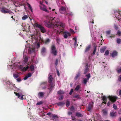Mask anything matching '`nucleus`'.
Segmentation results:
<instances>
[{
	"label": "nucleus",
	"mask_w": 121,
	"mask_h": 121,
	"mask_svg": "<svg viewBox=\"0 0 121 121\" xmlns=\"http://www.w3.org/2000/svg\"><path fill=\"white\" fill-rule=\"evenodd\" d=\"M55 18L54 17L52 19V20L49 21L46 20L44 22L45 25L47 27H52L55 30H56V28L57 27V25H55L56 23V21L55 20Z\"/></svg>",
	"instance_id": "obj_1"
},
{
	"label": "nucleus",
	"mask_w": 121,
	"mask_h": 121,
	"mask_svg": "<svg viewBox=\"0 0 121 121\" xmlns=\"http://www.w3.org/2000/svg\"><path fill=\"white\" fill-rule=\"evenodd\" d=\"M34 26L38 27L39 29L41 32L43 33H45L46 32V30L41 25L35 23L34 24Z\"/></svg>",
	"instance_id": "obj_2"
},
{
	"label": "nucleus",
	"mask_w": 121,
	"mask_h": 121,
	"mask_svg": "<svg viewBox=\"0 0 121 121\" xmlns=\"http://www.w3.org/2000/svg\"><path fill=\"white\" fill-rule=\"evenodd\" d=\"M1 11L2 13H9L12 15V14H13L10 10L4 7L2 8L1 9Z\"/></svg>",
	"instance_id": "obj_3"
},
{
	"label": "nucleus",
	"mask_w": 121,
	"mask_h": 121,
	"mask_svg": "<svg viewBox=\"0 0 121 121\" xmlns=\"http://www.w3.org/2000/svg\"><path fill=\"white\" fill-rule=\"evenodd\" d=\"M59 11L60 13L61 14H64L65 15H68V14L66 13V8L64 6H61L59 9Z\"/></svg>",
	"instance_id": "obj_4"
},
{
	"label": "nucleus",
	"mask_w": 121,
	"mask_h": 121,
	"mask_svg": "<svg viewBox=\"0 0 121 121\" xmlns=\"http://www.w3.org/2000/svg\"><path fill=\"white\" fill-rule=\"evenodd\" d=\"M108 98H109V100L111 101V103H113L116 101L118 97H117L116 96H109L108 97Z\"/></svg>",
	"instance_id": "obj_5"
},
{
	"label": "nucleus",
	"mask_w": 121,
	"mask_h": 121,
	"mask_svg": "<svg viewBox=\"0 0 121 121\" xmlns=\"http://www.w3.org/2000/svg\"><path fill=\"white\" fill-rule=\"evenodd\" d=\"M51 53L53 54L54 56L57 55V51L56 50V48L54 45H52L51 46Z\"/></svg>",
	"instance_id": "obj_6"
},
{
	"label": "nucleus",
	"mask_w": 121,
	"mask_h": 121,
	"mask_svg": "<svg viewBox=\"0 0 121 121\" xmlns=\"http://www.w3.org/2000/svg\"><path fill=\"white\" fill-rule=\"evenodd\" d=\"M55 25H57V27H56V30L58 28L59 29L60 28H61L62 30L63 31L64 30V26L63 23H61L60 25H58L57 24V22H56Z\"/></svg>",
	"instance_id": "obj_7"
},
{
	"label": "nucleus",
	"mask_w": 121,
	"mask_h": 121,
	"mask_svg": "<svg viewBox=\"0 0 121 121\" xmlns=\"http://www.w3.org/2000/svg\"><path fill=\"white\" fill-rule=\"evenodd\" d=\"M49 83L48 89L50 90L49 92H50L54 88L55 85L54 83L53 82H50Z\"/></svg>",
	"instance_id": "obj_8"
},
{
	"label": "nucleus",
	"mask_w": 121,
	"mask_h": 121,
	"mask_svg": "<svg viewBox=\"0 0 121 121\" xmlns=\"http://www.w3.org/2000/svg\"><path fill=\"white\" fill-rule=\"evenodd\" d=\"M47 82H42L40 84V86L42 89H45L47 87Z\"/></svg>",
	"instance_id": "obj_9"
},
{
	"label": "nucleus",
	"mask_w": 121,
	"mask_h": 121,
	"mask_svg": "<svg viewBox=\"0 0 121 121\" xmlns=\"http://www.w3.org/2000/svg\"><path fill=\"white\" fill-rule=\"evenodd\" d=\"M4 82L6 83V84H9L10 87L11 88V87L12 86L14 87L15 85L12 83L11 82H10V81L8 79H6L4 81Z\"/></svg>",
	"instance_id": "obj_10"
},
{
	"label": "nucleus",
	"mask_w": 121,
	"mask_h": 121,
	"mask_svg": "<svg viewBox=\"0 0 121 121\" xmlns=\"http://www.w3.org/2000/svg\"><path fill=\"white\" fill-rule=\"evenodd\" d=\"M93 102H90L89 104L88 107L87 108V110L88 111H90L91 110L92 108L93 107Z\"/></svg>",
	"instance_id": "obj_11"
},
{
	"label": "nucleus",
	"mask_w": 121,
	"mask_h": 121,
	"mask_svg": "<svg viewBox=\"0 0 121 121\" xmlns=\"http://www.w3.org/2000/svg\"><path fill=\"white\" fill-rule=\"evenodd\" d=\"M115 16L116 18L119 19V16L121 17V11H118V12H117L116 13H115Z\"/></svg>",
	"instance_id": "obj_12"
},
{
	"label": "nucleus",
	"mask_w": 121,
	"mask_h": 121,
	"mask_svg": "<svg viewBox=\"0 0 121 121\" xmlns=\"http://www.w3.org/2000/svg\"><path fill=\"white\" fill-rule=\"evenodd\" d=\"M46 52V49L45 48L43 47L42 48L41 50V53L43 55H44Z\"/></svg>",
	"instance_id": "obj_13"
},
{
	"label": "nucleus",
	"mask_w": 121,
	"mask_h": 121,
	"mask_svg": "<svg viewBox=\"0 0 121 121\" xmlns=\"http://www.w3.org/2000/svg\"><path fill=\"white\" fill-rule=\"evenodd\" d=\"M110 116L112 117H115L117 116V112L114 111H111L110 113Z\"/></svg>",
	"instance_id": "obj_14"
},
{
	"label": "nucleus",
	"mask_w": 121,
	"mask_h": 121,
	"mask_svg": "<svg viewBox=\"0 0 121 121\" xmlns=\"http://www.w3.org/2000/svg\"><path fill=\"white\" fill-rule=\"evenodd\" d=\"M29 26H24L23 28V30H25L26 32H28L29 30Z\"/></svg>",
	"instance_id": "obj_15"
},
{
	"label": "nucleus",
	"mask_w": 121,
	"mask_h": 121,
	"mask_svg": "<svg viewBox=\"0 0 121 121\" xmlns=\"http://www.w3.org/2000/svg\"><path fill=\"white\" fill-rule=\"evenodd\" d=\"M44 94V93L42 92H39L38 94V97L39 98L43 97Z\"/></svg>",
	"instance_id": "obj_16"
},
{
	"label": "nucleus",
	"mask_w": 121,
	"mask_h": 121,
	"mask_svg": "<svg viewBox=\"0 0 121 121\" xmlns=\"http://www.w3.org/2000/svg\"><path fill=\"white\" fill-rule=\"evenodd\" d=\"M53 80V78L51 75H50L49 74L48 75V82L50 83V82H52Z\"/></svg>",
	"instance_id": "obj_17"
},
{
	"label": "nucleus",
	"mask_w": 121,
	"mask_h": 121,
	"mask_svg": "<svg viewBox=\"0 0 121 121\" xmlns=\"http://www.w3.org/2000/svg\"><path fill=\"white\" fill-rule=\"evenodd\" d=\"M88 69L89 68L88 66V64L87 63H86V65L85 67V68L84 70V74H85L86 73L88 72Z\"/></svg>",
	"instance_id": "obj_18"
},
{
	"label": "nucleus",
	"mask_w": 121,
	"mask_h": 121,
	"mask_svg": "<svg viewBox=\"0 0 121 121\" xmlns=\"http://www.w3.org/2000/svg\"><path fill=\"white\" fill-rule=\"evenodd\" d=\"M29 66L27 65L26 67H21V69L22 71L23 72H25L29 68Z\"/></svg>",
	"instance_id": "obj_19"
},
{
	"label": "nucleus",
	"mask_w": 121,
	"mask_h": 121,
	"mask_svg": "<svg viewBox=\"0 0 121 121\" xmlns=\"http://www.w3.org/2000/svg\"><path fill=\"white\" fill-rule=\"evenodd\" d=\"M67 32L64 31L63 32L62 31H60V33H63L64 35L63 36L65 38L67 39L68 37L67 34Z\"/></svg>",
	"instance_id": "obj_20"
},
{
	"label": "nucleus",
	"mask_w": 121,
	"mask_h": 121,
	"mask_svg": "<svg viewBox=\"0 0 121 121\" xmlns=\"http://www.w3.org/2000/svg\"><path fill=\"white\" fill-rule=\"evenodd\" d=\"M74 43L73 46L74 48H76L77 46L78 45H77V39L76 37H75L74 38Z\"/></svg>",
	"instance_id": "obj_21"
},
{
	"label": "nucleus",
	"mask_w": 121,
	"mask_h": 121,
	"mask_svg": "<svg viewBox=\"0 0 121 121\" xmlns=\"http://www.w3.org/2000/svg\"><path fill=\"white\" fill-rule=\"evenodd\" d=\"M117 52L116 51H113L111 54L112 56V57H114L115 56H117Z\"/></svg>",
	"instance_id": "obj_22"
},
{
	"label": "nucleus",
	"mask_w": 121,
	"mask_h": 121,
	"mask_svg": "<svg viewBox=\"0 0 121 121\" xmlns=\"http://www.w3.org/2000/svg\"><path fill=\"white\" fill-rule=\"evenodd\" d=\"M59 117L58 116L54 114L52 116V118L53 121L56 120L58 119Z\"/></svg>",
	"instance_id": "obj_23"
},
{
	"label": "nucleus",
	"mask_w": 121,
	"mask_h": 121,
	"mask_svg": "<svg viewBox=\"0 0 121 121\" xmlns=\"http://www.w3.org/2000/svg\"><path fill=\"white\" fill-rule=\"evenodd\" d=\"M80 72L79 71L78 72V74L76 75V76L75 77V78H74V79L76 80H77V79L79 77V76H80Z\"/></svg>",
	"instance_id": "obj_24"
},
{
	"label": "nucleus",
	"mask_w": 121,
	"mask_h": 121,
	"mask_svg": "<svg viewBox=\"0 0 121 121\" xmlns=\"http://www.w3.org/2000/svg\"><path fill=\"white\" fill-rule=\"evenodd\" d=\"M106 49V47L105 46H104L101 48L100 50V52L101 53H103L104 52Z\"/></svg>",
	"instance_id": "obj_25"
},
{
	"label": "nucleus",
	"mask_w": 121,
	"mask_h": 121,
	"mask_svg": "<svg viewBox=\"0 0 121 121\" xmlns=\"http://www.w3.org/2000/svg\"><path fill=\"white\" fill-rule=\"evenodd\" d=\"M65 103L62 102H58L57 103V105L59 106H63Z\"/></svg>",
	"instance_id": "obj_26"
},
{
	"label": "nucleus",
	"mask_w": 121,
	"mask_h": 121,
	"mask_svg": "<svg viewBox=\"0 0 121 121\" xmlns=\"http://www.w3.org/2000/svg\"><path fill=\"white\" fill-rule=\"evenodd\" d=\"M91 48V46L89 45L87 47H86V49L85 51V52H88Z\"/></svg>",
	"instance_id": "obj_27"
},
{
	"label": "nucleus",
	"mask_w": 121,
	"mask_h": 121,
	"mask_svg": "<svg viewBox=\"0 0 121 121\" xmlns=\"http://www.w3.org/2000/svg\"><path fill=\"white\" fill-rule=\"evenodd\" d=\"M57 93L59 95H60L61 94H64V92L60 90L57 91Z\"/></svg>",
	"instance_id": "obj_28"
},
{
	"label": "nucleus",
	"mask_w": 121,
	"mask_h": 121,
	"mask_svg": "<svg viewBox=\"0 0 121 121\" xmlns=\"http://www.w3.org/2000/svg\"><path fill=\"white\" fill-rule=\"evenodd\" d=\"M76 115L78 117H83V115L79 112L76 113Z\"/></svg>",
	"instance_id": "obj_29"
},
{
	"label": "nucleus",
	"mask_w": 121,
	"mask_h": 121,
	"mask_svg": "<svg viewBox=\"0 0 121 121\" xmlns=\"http://www.w3.org/2000/svg\"><path fill=\"white\" fill-rule=\"evenodd\" d=\"M27 4L28 5V7L29 9L32 12V9L30 5L28 3H27Z\"/></svg>",
	"instance_id": "obj_30"
},
{
	"label": "nucleus",
	"mask_w": 121,
	"mask_h": 121,
	"mask_svg": "<svg viewBox=\"0 0 121 121\" xmlns=\"http://www.w3.org/2000/svg\"><path fill=\"white\" fill-rule=\"evenodd\" d=\"M28 17V16L27 15H24L22 18V19L23 20H25Z\"/></svg>",
	"instance_id": "obj_31"
},
{
	"label": "nucleus",
	"mask_w": 121,
	"mask_h": 121,
	"mask_svg": "<svg viewBox=\"0 0 121 121\" xmlns=\"http://www.w3.org/2000/svg\"><path fill=\"white\" fill-rule=\"evenodd\" d=\"M50 40L49 39H46V40H45L44 42V43L45 44H47V43H49L50 42Z\"/></svg>",
	"instance_id": "obj_32"
},
{
	"label": "nucleus",
	"mask_w": 121,
	"mask_h": 121,
	"mask_svg": "<svg viewBox=\"0 0 121 121\" xmlns=\"http://www.w3.org/2000/svg\"><path fill=\"white\" fill-rule=\"evenodd\" d=\"M117 43L118 44H120L121 43V39L120 38H117Z\"/></svg>",
	"instance_id": "obj_33"
},
{
	"label": "nucleus",
	"mask_w": 121,
	"mask_h": 121,
	"mask_svg": "<svg viewBox=\"0 0 121 121\" xmlns=\"http://www.w3.org/2000/svg\"><path fill=\"white\" fill-rule=\"evenodd\" d=\"M70 104V103L68 99L66 100V107H69Z\"/></svg>",
	"instance_id": "obj_34"
},
{
	"label": "nucleus",
	"mask_w": 121,
	"mask_h": 121,
	"mask_svg": "<svg viewBox=\"0 0 121 121\" xmlns=\"http://www.w3.org/2000/svg\"><path fill=\"white\" fill-rule=\"evenodd\" d=\"M80 86L79 85H77L76 87L75 90L76 91H78L80 88Z\"/></svg>",
	"instance_id": "obj_35"
},
{
	"label": "nucleus",
	"mask_w": 121,
	"mask_h": 121,
	"mask_svg": "<svg viewBox=\"0 0 121 121\" xmlns=\"http://www.w3.org/2000/svg\"><path fill=\"white\" fill-rule=\"evenodd\" d=\"M30 68L31 71H33L34 69V67L33 65H31L30 66Z\"/></svg>",
	"instance_id": "obj_36"
},
{
	"label": "nucleus",
	"mask_w": 121,
	"mask_h": 121,
	"mask_svg": "<svg viewBox=\"0 0 121 121\" xmlns=\"http://www.w3.org/2000/svg\"><path fill=\"white\" fill-rule=\"evenodd\" d=\"M102 98L104 101H107V98L105 96H102Z\"/></svg>",
	"instance_id": "obj_37"
},
{
	"label": "nucleus",
	"mask_w": 121,
	"mask_h": 121,
	"mask_svg": "<svg viewBox=\"0 0 121 121\" xmlns=\"http://www.w3.org/2000/svg\"><path fill=\"white\" fill-rule=\"evenodd\" d=\"M29 50L30 51V54L34 52V50L33 48H30L29 49Z\"/></svg>",
	"instance_id": "obj_38"
},
{
	"label": "nucleus",
	"mask_w": 121,
	"mask_h": 121,
	"mask_svg": "<svg viewBox=\"0 0 121 121\" xmlns=\"http://www.w3.org/2000/svg\"><path fill=\"white\" fill-rule=\"evenodd\" d=\"M118 35L119 36H120L121 35V32L119 30H118L117 31V34L116 35Z\"/></svg>",
	"instance_id": "obj_39"
},
{
	"label": "nucleus",
	"mask_w": 121,
	"mask_h": 121,
	"mask_svg": "<svg viewBox=\"0 0 121 121\" xmlns=\"http://www.w3.org/2000/svg\"><path fill=\"white\" fill-rule=\"evenodd\" d=\"M88 80L89 79H87V78L85 79L83 81V82L85 84H86V83L88 81Z\"/></svg>",
	"instance_id": "obj_40"
},
{
	"label": "nucleus",
	"mask_w": 121,
	"mask_h": 121,
	"mask_svg": "<svg viewBox=\"0 0 121 121\" xmlns=\"http://www.w3.org/2000/svg\"><path fill=\"white\" fill-rule=\"evenodd\" d=\"M70 110L71 111L73 112H74L75 111V110L74 109V108L73 106H72L71 107L70 109Z\"/></svg>",
	"instance_id": "obj_41"
},
{
	"label": "nucleus",
	"mask_w": 121,
	"mask_h": 121,
	"mask_svg": "<svg viewBox=\"0 0 121 121\" xmlns=\"http://www.w3.org/2000/svg\"><path fill=\"white\" fill-rule=\"evenodd\" d=\"M74 97L76 98H77L79 99H81V98L80 96V95H75L74 96Z\"/></svg>",
	"instance_id": "obj_42"
},
{
	"label": "nucleus",
	"mask_w": 121,
	"mask_h": 121,
	"mask_svg": "<svg viewBox=\"0 0 121 121\" xmlns=\"http://www.w3.org/2000/svg\"><path fill=\"white\" fill-rule=\"evenodd\" d=\"M15 94L17 96L18 98H19L20 97V94L17 93H16V92H14Z\"/></svg>",
	"instance_id": "obj_43"
},
{
	"label": "nucleus",
	"mask_w": 121,
	"mask_h": 121,
	"mask_svg": "<svg viewBox=\"0 0 121 121\" xmlns=\"http://www.w3.org/2000/svg\"><path fill=\"white\" fill-rule=\"evenodd\" d=\"M96 46H95L94 47V50L93 51V53L92 54L94 55L95 54V52H96Z\"/></svg>",
	"instance_id": "obj_44"
},
{
	"label": "nucleus",
	"mask_w": 121,
	"mask_h": 121,
	"mask_svg": "<svg viewBox=\"0 0 121 121\" xmlns=\"http://www.w3.org/2000/svg\"><path fill=\"white\" fill-rule=\"evenodd\" d=\"M44 5H43L41 6H40V9L41 10H43L44 9Z\"/></svg>",
	"instance_id": "obj_45"
},
{
	"label": "nucleus",
	"mask_w": 121,
	"mask_h": 121,
	"mask_svg": "<svg viewBox=\"0 0 121 121\" xmlns=\"http://www.w3.org/2000/svg\"><path fill=\"white\" fill-rule=\"evenodd\" d=\"M13 76L15 78H17L19 77V76L18 74L15 73L13 74Z\"/></svg>",
	"instance_id": "obj_46"
},
{
	"label": "nucleus",
	"mask_w": 121,
	"mask_h": 121,
	"mask_svg": "<svg viewBox=\"0 0 121 121\" xmlns=\"http://www.w3.org/2000/svg\"><path fill=\"white\" fill-rule=\"evenodd\" d=\"M113 107L115 110H116L117 108V106L115 104H113Z\"/></svg>",
	"instance_id": "obj_47"
},
{
	"label": "nucleus",
	"mask_w": 121,
	"mask_h": 121,
	"mask_svg": "<svg viewBox=\"0 0 121 121\" xmlns=\"http://www.w3.org/2000/svg\"><path fill=\"white\" fill-rule=\"evenodd\" d=\"M117 73H119L121 72V68L120 69H117Z\"/></svg>",
	"instance_id": "obj_48"
},
{
	"label": "nucleus",
	"mask_w": 121,
	"mask_h": 121,
	"mask_svg": "<svg viewBox=\"0 0 121 121\" xmlns=\"http://www.w3.org/2000/svg\"><path fill=\"white\" fill-rule=\"evenodd\" d=\"M109 53V51L108 50H107L105 52V55H106L107 56L108 55Z\"/></svg>",
	"instance_id": "obj_49"
},
{
	"label": "nucleus",
	"mask_w": 121,
	"mask_h": 121,
	"mask_svg": "<svg viewBox=\"0 0 121 121\" xmlns=\"http://www.w3.org/2000/svg\"><path fill=\"white\" fill-rule=\"evenodd\" d=\"M111 31V30H110L107 31H106V33L107 35H109Z\"/></svg>",
	"instance_id": "obj_50"
},
{
	"label": "nucleus",
	"mask_w": 121,
	"mask_h": 121,
	"mask_svg": "<svg viewBox=\"0 0 121 121\" xmlns=\"http://www.w3.org/2000/svg\"><path fill=\"white\" fill-rule=\"evenodd\" d=\"M86 76L87 77V79H89V78H90L91 77V75L90 74H87L86 75Z\"/></svg>",
	"instance_id": "obj_51"
},
{
	"label": "nucleus",
	"mask_w": 121,
	"mask_h": 121,
	"mask_svg": "<svg viewBox=\"0 0 121 121\" xmlns=\"http://www.w3.org/2000/svg\"><path fill=\"white\" fill-rule=\"evenodd\" d=\"M32 75V74L30 73H28L27 76L28 78L30 77Z\"/></svg>",
	"instance_id": "obj_52"
},
{
	"label": "nucleus",
	"mask_w": 121,
	"mask_h": 121,
	"mask_svg": "<svg viewBox=\"0 0 121 121\" xmlns=\"http://www.w3.org/2000/svg\"><path fill=\"white\" fill-rule=\"evenodd\" d=\"M114 27L116 30H117L118 28L117 26L115 24L114 25Z\"/></svg>",
	"instance_id": "obj_53"
},
{
	"label": "nucleus",
	"mask_w": 121,
	"mask_h": 121,
	"mask_svg": "<svg viewBox=\"0 0 121 121\" xmlns=\"http://www.w3.org/2000/svg\"><path fill=\"white\" fill-rule=\"evenodd\" d=\"M58 59H56V60L55 64L56 65H57L58 64Z\"/></svg>",
	"instance_id": "obj_54"
},
{
	"label": "nucleus",
	"mask_w": 121,
	"mask_h": 121,
	"mask_svg": "<svg viewBox=\"0 0 121 121\" xmlns=\"http://www.w3.org/2000/svg\"><path fill=\"white\" fill-rule=\"evenodd\" d=\"M43 10L44 11H45V12H49L48 11V10H47V9L45 8H44V9Z\"/></svg>",
	"instance_id": "obj_55"
},
{
	"label": "nucleus",
	"mask_w": 121,
	"mask_h": 121,
	"mask_svg": "<svg viewBox=\"0 0 121 121\" xmlns=\"http://www.w3.org/2000/svg\"><path fill=\"white\" fill-rule=\"evenodd\" d=\"M73 89H72L70 91V92H69V95H71L72 93H73Z\"/></svg>",
	"instance_id": "obj_56"
},
{
	"label": "nucleus",
	"mask_w": 121,
	"mask_h": 121,
	"mask_svg": "<svg viewBox=\"0 0 121 121\" xmlns=\"http://www.w3.org/2000/svg\"><path fill=\"white\" fill-rule=\"evenodd\" d=\"M118 80L119 81L121 82V75L119 76Z\"/></svg>",
	"instance_id": "obj_57"
},
{
	"label": "nucleus",
	"mask_w": 121,
	"mask_h": 121,
	"mask_svg": "<svg viewBox=\"0 0 121 121\" xmlns=\"http://www.w3.org/2000/svg\"><path fill=\"white\" fill-rule=\"evenodd\" d=\"M57 75L58 76H59L60 75V73L58 70H57Z\"/></svg>",
	"instance_id": "obj_58"
},
{
	"label": "nucleus",
	"mask_w": 121,
	"mask_h": 121,
	"mask_svg": "<svg viewBox=\"0 0 121 121\" xmlns=\"http://www.w3.org/2000/svg\"><path fill=\"white\" fill-rule=\"evenodd\" d=\"M63 98V96L62 95L59 98V99L60 100H61Z\"/></svg>",
	"instance_id": "obj_59"
},
{
	"label": "nucleus",
	"mask_w": 121,
	"mask_h": 121,
	"mask_svg": "<svg viewBox=\"0 0 121 121\" xmlns=\"http://www.w3.org/2000/svg\"><path fill=\"white\" fill-rule=\"evenodd\" d=\"M25 61L26 62H27L28 61V59L27 58L25 57Z\"/></svg>",
	"instance_id": "obj_60"
},
{
	"label": "nucleus",
	"mask_w": 121,
	"mask_h": 121,
	"mask_svg": "<svg viewBox=\"0 0 121 121\" xmlns=\"http://www.w3.org/2000/svg\"><path fill=\"white\" fill-rule=\"evenodd\" d=\"M71 117H72V119L73 120H73H75L76 119L74 117L72 116Z\"/></svg>",
	"instance_id": "obj_61"
},
{
	"label": "nucleus",
	"mask_w": 121,
	"mask_h": 121,
	"mask_svg": "<svg viewBox=\"0 0 121 121\" xmlns=\"http://www.w3.org/2000/svg\"><path fill=\"white\" fill-rule=\"evenodd\" d=\"M42 104V102H40L37 103V105H40L41 104Z\"/></svg>",
	"instance_id": "obj_62"
},
{
	"label": "nucleus",
	"mask_w": 121,
	"mask_h": 121,
	"mask_svg": "<svg viewBox=\"0 0 121 121\" xmlns=\"http://www.w3.org/2000/svg\"><path fill=\"white\" fill-rule=\"evenodd\" d=\"M17 80L18 82H20L21 81V80L19 78H18L17 79Z\"/></svg>",
	"instance_id": "obj_63"
},
{
	"label": "nucleus",
	"mask_w": 121,
	"mask_h": 121,
	"mask_svg": "<svg viewBox=\"0 0 121 121\" xmlns=\"http://www.w3.org/2000/svg\"><path fill=\"white\" fill-rule=\"evenodd\" d=\"M70 31L72 33H73L74 32L73 30L72 29H70Z\"/></svg>",
	"instance_id": "obj_64"
}]
</instances>
